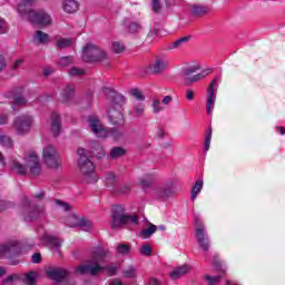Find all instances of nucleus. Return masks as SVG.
<instances>
[{"label": "nucleus", "instance_id": "37", "mask_svg": "<svg viewBox=\"0 0 285 285\" xmlns=\"http://www.w3.org/2000/svg\"><path fill=\"white\" fill-rule=\"evenodd\" d=\"M122 275L126 278L137 277V267L129 266L122 271Z\"/></svg>", "mask_w": 285, "mask_h": 285}, {"label": "nucleus", "instance_id": "34", "mask_svg": "<svg viewBox=\"0 0 285 285\" xmlns=\"http://www.w3.org/2000/svg\"><path fill=\"white\" fill-rule=\"evenodd\" d=\"M49 36L48 33L38 30L33 36V41H38V43H48Z\"/></svg>", "mask_w": 285, "mask_h": 285}, {"label": "nucleus", "instance_id": "16", "mask_svg": "<svg viewBox=\"0 0 285 285\" xmlns=\"http://www.w3.org/2000/svg\"><path fill=\"white\" fill-rule=\"evenodd\" d=\"M49 130L53 137H59V135H61V115L57 111H53L50 115Z\"/></svg>", "mask_w": 285, "mask_h": 285}, {"label": "nucleus", "instance_id": "30", "mask_svg": "<svg viewBox=\"0 0 285 285\" xmlns=\"http://www.w3.org/2000/svg\"><path fill=\"white\" fill-rule=\"evenodd\" d=\"M75 43V39L72 38H60L57 40V48L63 50L65 48H70Z\"/></svg>", "mask_w": 285, "mask_h": 285}, {"label": "nucleus", "instance_id": "54", "mask_svg": "<svg viewBox=\"0 0 285 285\" xmlns=\"http://www.w3.org/2000/svg\"><path fill=\"white\" fill-rule=\"evenodd\" d=\"M14 279H19V275L12 274V275L8 276V277L4 279V284H10V282H14Z\"/></svg>", "mask_w": 285, "mask_h": 285}, {"label": "nucleus", "instance_id": "18", "mask_svg": "<svg viewBox=\"0 0 285 285\" xmlns=\"http://www.w3.org/2000/svg\"><path fill=\"white\" fill-rule=\"evenodd\" d=\"M42 242L51 250H57V253H59V249L61 248V244H63V240H60L59 238H57L50 234H45L42 237Z\"/></svg>", "mask_w": 285, "mask_h": 285}, {"label": "nucleus", "instance_id": "5", "mask_svg": "<svg viewBox=\"0 0 285 285\" xmlns=\"http://www.w3.org/2000/svg\"><path fill=\"white\" fill-rule=\"evenodd\" d=\"M35 4V0H22L18 4V12L20 14H28L31 23L38 26H50L51 18L45 11H31L30 8Z\"/></svg>", "mask_w": 285, "mask_h": 285}, {"label": "nucleus", "instance_id": "14", "mask_svg": "<svg viewBox=\"0 0 285 285\" xmlns=\"http://www.w3.org/2000/svg\"><path fill=\"white\" fill-rule=\"evenodd\" d=\"M216 86H217V78H214L207 88V101H206L207 115H213V110H215V101L217 99V97L215 96Z\"/></svg>", "mask_w": 285, "mask_h": 285}, {"label": "nucleus", "instance_id": "56", "mask_svg": "<svg viewBox=\"0 0 285 285\" xmlns=\"http://www.w3.org/2000/svg\"><path fill=\"white\" fill-rule=\"evenodd\" d=\"M6 124H8V116L0 115V126H6Z\"/></svg>", "mask_w": 285, "mask_h": 285}, {"label": "nucleus", "instance_id": "35", "mask_svg": "<svg viewBox=\"0 0 285 285\" xmlns=\"http://www.w3.org/2000/svg\"><path fill=\"white\" fill-rule=\"evenodd\" d=\"M126 155V149L121 147H114L110 151L111 159H119V157H124Z\"/></svg>", "mask_w": 285, "mask_h": 285}, {"label": "nucleus", "instance_id": "20", "mask_svg": "<svg viewBox=\"0 0 285 285\" xmlns=\"http://www.w3.org/2000/svg\"><path fill=\"white\" fill-rule=\"evenodd\" d=\"M3 97H6V99H12V106L11 108L13 110H17L16 106H26V104H28V100H26V98L21 97V96H14V91H7L4 92Z\"/></svg>", "mask_w": 285, "mask_h": 285}, {"label": "nucleus", "instance_id": "52", "mask_svg": "<svg viewBox=\"0 0 285 285\" xmlns=\"http://www.w3.org/2000/svg\"><path fill=\"white\" fill-rule=\"evenodd\" d=\"M57 206L62 210H70V205L68 203H63L61 200H56Z\"/></svg>", "mask_w": 285, "mask_h": 285}, {"label": "nucleus", "instance_id": "53", "mask_svg": "<svg viewBox=\"0 0 285 285\" xmlns=\"http://www.w3.org/2000/svg\"><path fill=\"white\" fill-rule=\"evenodd\" d=\"M32 264H40L41 263V254L35 253L31 257Z\"/></svg>", "mask_w": 285, "mask_h": 285}, {"label": "nucleus", "instance_id": "51", "mask_svg": "<svg viewBox=\"0 0 285 285\" xmlns=\"http://www.w3.org/2000/svg\"><path fill=\"white\" fill-rule=\"evenodd\" d=\"M151 10L154 12H160L161 11V4L159 3V0H153Z\"/></svg>", "mask_w": 285, "mask_h": 285}, {"label": "nucleus", "instance_id": "40", "mask_svg": "<svg viewBox=\"0 0 285 285\" xmlns=\"http://www.w3.org/2000/svg\"><path fill=\"white\" fill-rule=\"evenodd\" d=\"M210 139H213V129H209L205 136V145H204L205 153H208V150H210Z\"/></svg>", "mask_w": 285, "mask_h": 285}, {"label": "nucleus", "instance_id": "9", "mask_svg": "<svg viewBox=\"0 0 285 285\" xmlns=\"http://www.w3.org/2000/svg\"><path fill=\"white\" fill-rule=\"evenodd\" d=\"M106 59H108V55L97 45L89 42L82 48V60L86 63H97V61H106Z\"/></svg>", "mask_w": 285, "mask_h": 285}, {"label": "nucleus", "instance_id": "39", "mask_svg": "<svg viewBox=\"0 0 285 285\" xmlns=\"http://www.w3.org/2000/svg\"><path fill=\"white\" fill-rule=\"evenodd\" d=\"M222 277H224V275H217V276L206 275L205 279L208 285H217L218 282H222Z\"/></svg>", "mask_w": 285, "mask_h": 285}, {"label": "nucleus", "instance_id": "61", "mask_svg": "<svg viewBox=\"0 0 285 285\" xmlns=\"http://www.w3.org/2000/svg\"><path fill=\"white\" fill-rule=\"evenodd\" d=\"M158 195L159 197H166V195H168V190L160 188L158 189Z\"/></svg>", "mask_w": 285, "mask_h": 285}, {"label": "nucleus", "instance_id": "29", "mask_svg": "<svg viewBox=\"0 0 285 285\" xmlns=\"http://www.w3.org/2000/svg\"><path fill=\"white\" fill-rule=\"evenodd\" d=\"M202 188H204V180L199 179L195 183L191 189V202H195V199H197V196L199 195V193H202Z\"/></svg>", "mask_w": 285, "mask_h": 285}, {"label": "nucleus", "instance_id": "28", "mask_svg": "<svg viewBox=\"0 0 285 285\" xmlns=\"http://www.w3.org/2000/svg\"><path fill=\"white\" fill-rule=\"evenodd\" d=\"M125 27L131 35H137L141 30V26L137 22H132L130 20H125L124 21Z\"/></svg>", "mask_w": 285, "mask_h": 285}, {"label": "nucleus", "instance_id": "33", "mask_svg": "<svg viewBox=\"0 0 285 285\" xmlns=\"http://www.w3.org/2000/svg\"><path fill=\"white\" fill-rule=\"evenodd\" d=\"M134 112L137 117L144 116V112H146V105L144 102L135 101Z\"/></svg>", "mask_w": 285, "mask_h": 285}, {"label": "nucleus", "instance_id": "8", "mask_svg": "<svg viewBox=\"0 0 285 285\" xmlns=\"http://www.w3.org/2000/svg\"><path fill=\"white\" fill-rule=\"evenodd\" d=\"M22 204V216L24 222H37V219L46 217V207L41 205H32L26 197L23 198Z\"/></svg>", "mask_w": 285, "mask_h": 285}, {"label": "nucleus", "instance_id": "19", "mask_svg": "<svg viewBox=\"0 0 285 285\" xmlns=\"http://www.w3.org/2000/svg\"><path fill=\"white\" fill-rule=\"evenodd\" d=\"M166 68H168V61L166 58H157L150 66V70L154 72V75H161Z\"/></svg>", "mask_w": 285, "mask_h": 285}, {"label": "nucleus", "instance_id": "58", "mask_svg": "<svg viewBox=\"0 0 285 285\" xmlns=\"http://www.w3.org/2000/svg\"><path fill=\"white\" fill-rule=\"evenodd\" d=\"M170 101H173V97H171V96H166V97L163 99L164 106H168V104H170Z\"/></svg>", "mask_w": 285, "mask_h": 285}, {"label": "nucleus", "instance_id": "41", "mask_svg": "<svg viewBox=\"0 0 285 285\" xmlns=\"http://www.w3.org/2000/svg\"><path fill=\"white\" fill-rule=\"evenodd\" d=\"M69 75H70V77H81V76L86 75V71L78 67H71L69 70Z\"/></svg>", "mask_w": 285, "mask_h": 285}, {"label": "nucleus", "instance_id": "44", "mask_svg": "<svg viewBox=\"0 0 285 285\" xmlns=\"http://www.w3.org/2000/svg\"><path fill=\"white\" fill-rule=\"evenodd\" d=\"M140 255H144L145 257H150V255H153V248L150 247V245H142L140 247Z\"/></svg>", "mask_w": 285, "mask_h": 285}, {"label": "nucleus", "instance_id": "21", "mask_svg": "<svg viewBox=\"0 0 285 285\" xmlns=\"http://www.w3.org/2000/svg\"><path fill=\"white\" fill-rule=\"evenodd\" d=\"M61 98L63 104H70L72 99H75V86L67 85L66 88L61 92Z\"/></svg>", "mask_w": 285, "mask_h": 285}, {"label": "nucleus", "instance_id": "15", "mask_svg": "<svg viewBox=\"0 0 285 285\" xmlns=\"http://www.w3.org/2000/svg\"><path fill=\"white\" fill-rule=\"evenodd\" d=\"M21 243L17 240H9L4 245H0V257L1 255H20Z\"/></svg>", "mask_w": 285, "mask_h": 285}, {"label": "nucleus", "instance_id": "7", "mask_svg": "<svg viewBox=\"0 0 285 285\" xmlns=\"http://www.w3.org/2000/svg\"><path fill=\"white\" fill-rule=\"evenodd\" d=\"M89 128L96 137H112V139H119L121 137V130L117 128L106 129L101 124V120L95 116L88 118Z\"/></svg>", "mask_w": 285, "mask_h": 285}, {"label": "nucleus", "instance_id": "4", "mask_svg": "<svg viewBox=\"0 0 285 285\" xmlns=\"http://www.w3.org/2000/svg\"><path fill=\"white\" fill-rule=\"evenodd\" d=\"M78 166L80 168L82 181L85 184H97L99 181V177L97 176V171H95V163L86 155V149L78 148Z\"/></svg>", "mask_w": 285, "mask_h": 285}, {"label": "nucleus", "instance_id": "59", "mask_svg": "<svg viewBox=\"0 0 285 285\" xmlns=\"http://www.w3.org/2000/svg\"><path fill=\"white\" fill-rule=\"evenodd\" d=\"M91 148H95L96 150H101V145L97 141H92L90 144Z\"/></svg>", "mask_w": 285, "mask_h": 285}, {"label": "nucleus", "instance_id": "23", "mask_svg": "<svg viewBox=\"0 0 285 285\" xmlns=\"http://www.w3.org/2000/svg\"><path fill=\"white\" fill-rule=\"evenodd\" d=\"M190 12L194 14V17H204L210 12V8L202 4H193Z\"/></svg>", "mask_w": 285, "mask_h": 285}, {"label": "nucleus", "instance_id": "10", "mask_svg": "<svg viewBox=\"0 0 285 285\" xmlns=\"http://www.w3.org/2000/svg\"><path fill=\"white\" fill-rule=\"evenodd\" d=\"M32 124H35V118L30 115H22L16 118L13 121V130H16L17 135L23 136L28 135L32 128Z\"/></svg>", "mask_w": 285, "mask_h": 285}, {"label": "nucleus", "instance_id": "63", "mask_svg": "<svg viewBox=\"0 0 285 285\" xmlns=\"http://www.w3.org/2000/svg\"><path fill=\"white\" fill-rule=\"evenodd\" d=\"M149 285H159V279H157V278H150V279H149Z\"/></svg>", "mask_w": 285, "mask_h": 285}, {"label": "nucleus", "instance_id": "45", "mask_svg": "<svg viewBox=\"0 0 285 285\" xmlns=\"http://www.w3.org/2000/svg\"><path fill=\"white\" fill-rule=\"evenodd\" d=\"M131 96L135 99H137V101H144L146 99V97L144 96V94L139 89H132L131 90Z\"/></svg>", "mask_w": 285, "mask_h": 285}, {"label": "nucleus", "instance_id": "60", "mask_svg": "<svg viewBox=\"0 0 285 285\" xmlns=\"http://www.w3.org/2000/svg\"><path fill=\"white\" fill-rule=\"evenodd\" d=\"M6 68V58L3 56H0V71Z\"/></svg>", "mask_w": 285, "mask_h": 285}, {"label": "nucleus", "instance_id": "48", "mask_svg": "<svg viewBox=\"0 0 285 285\" xmlns=\"http://www.w3.org/2000/svg\"><path fill=\"white\" fill-rule=\"evenodd\" d=\"M116 178H117V176H115V173L109 171V173H107L106 176H105V181H106L107 184H114Z\"/></svg>", "mask_w": 285, "mask_h": 285}, {"label": "nucleus", "instance_id": "46", "mask_svg": "<svg viewBox=\"0 0 285 285\" xmlns=\"http://www.w3.org/2000/svg\"><path fill=\"white\" fill-rule=\"evenodd\" d=\"M59 66H61L62 68H66V66H70V63H72V57H62L60 58V60L58 61Z\"/></svg>", "mask_w": 285, "mask_h": 285}, {"label": "nucleus", "instance_id": "64", "mask_svg": "<svg viewBox=\"0 0 285 285\" xmlns=\"http://www.w3.org/2000/svg\"><path fill=\"white\" fill-rule=\"evenodd\" d=\"M0 164L2 166H6V157L3 156V153L0 151Z\"/></svg>", "mask_w": 285, "mask_h": 285}, {"label": "nucleus", "instance_id": "17", "mask_svg": "<svg viewBox=\"0 0 285 285\" xmlns=\"http://www.w3.org/2000/svg\"><path fill=\"white\" fill-rule=\"evenodd\" d=\"M47 277L49 279H52L53 282H61L62 279H66L68 277V271L61 267H50L47 269Z\"/></svg>", "mask_w": 285, "mask_h": 285}, {"label": "nucleus", "instance_id": "24", "mask_svg": "<svg viewBox=\"0 0 285 285\" xmlns=\"http://www.w3.org/2000/svg\"><path fill=\"white\" fill-rule=\"evenodd\" d=\"M188 271H190V267L188 265H181L175 268L169 275L171 279H179V277H184V275H186Z\"/></svg>", "mask_w": 285, "mask_h": 285}, {"label": "nucleus", "instance_id": "1", "mask_svg": "<svg viewBox=\"0 0 285 285\" xmlns=\"http://www.w3.org/2000/svg\"><path fill=\"white\" fill-rule=\"evenodd\" d=\"M104 95L109 101L108 119L112 126H124L126 119L124 118V106H126V97L115 91L112 88H102Z\"/></svg>", "mask_w": 285, "mask_h": 285}, {"label": "nucleus", "instance_id": "32", "mask_svg": "<svg viewBox=\"0 0 285 285\" xmlns=\"http://www.w3.org/2000/svg\"><path fill=\"white\" fill-rule=\"evenodd\" d=\"M0 145H2L3 148H14V141L12 138L3 134L0 136Z\"/></svg>", "mask_w": 285, "mask_h": 285}, {"label": "nucleus", "instance_id": "36", "mask_svg": "<svg viewBox=\"0 0 285 285\" xmlns=\"http://www.w3.org/2000/svg\"><path fill=\"white\" fill-rule=\"evenodd\" d=\"M153 175L148 174L141 178H139V186H141L144 189L150 187V184H153Z\"/></svg>", "mask_w": 285, "mask_h": 285}, {"label": "nucleus", "instance_id": "11", "mask_svg": "<svg viewBox=\"0 0 285 285\" xmlns=\"http://www.w3.org/2000/svg\"><path fill=\"white\" fill-rule=\"evenodd\" d=\"M197 70H199V67H197V66L184 69L183 79H184L185 86H190L191 83L202 81V79H204V78L208 77V75H210V69H206V70L202 71L200 73L195 75V72H197ZM190 75H195V76H190Z\"/></svg>", "mask_w": 285, "mask_h": 285}, {"label": "nucleus", "instance_id": "57", "mask_svg": "<svg viewBox=\"0 0 285 285\" xmlns=\"http://www.w3.org/2000/svg\"><path fill=\"white\" fill-rule=\"evenodd\" d=\"M107 273H109V275H115V273H117V267L115 266H108L106 267Z\"/></svg>", "mask_w": 285, "mask_h": 285}, {"label": "nucleus", "instance_id": "43", "mask_svg": "<svg viewBox=\"0 0 285 285\" xmlns=\"http://www.w3.org/2000/svg\"><path fill=\"white\" fill-rule=\"evenodd\" d=\"M151 108L155 115H158V112H161V110H164V107L161 105V101H159V99H154Z\"/></svg>", "mask_w": 285, "mask_h": 285}, {"label": "nucleus", "instance_id": "22", "mask_svg": "<svg viewBox=\"0 0 285 285\" xmlns=\"http://www.w3.org/2000/svg\"><path fill=\"white\" fill-rule=\"evenodd\" d=\"M62 10L68 14H75L79 10V2L77 0H65L62 3Z\"/></svg>", "mask_w": 285, "mask_h": 285}, {"label": "nucleus", "instance_id": "13", "mask_svg": "<svg viewBox=\"0 0 285 285\" xmlns=\"http://www.w3.org/2000/svg\"><path fill=\"white\" fill-rule=\"evenodd\" d=\"M67 226L70 228H81V230H85L88 233L89 230H92V223L86 218H79V216L71 215L66 219Z\"/></svg>", "mask_w": 285, "mask_h": 285}, {"label": "nucleus", "instance_id": "12", "mask_svg": "<svg viewBox=\"0 0 285 285\" xmlns=\"http://www.w3.org/2000/svg\"><path fill=\"white\" fill-rule=\"evenodd\" d=\"M196 239L204 253L210 250V238H208L206 227H204L199 220H196Z\"/></svg>", "mask_w": 285, "mask_h": 285}, {"label": "nucleus", "instance_id": "55", "mask_svg": "<svg viewBox=\"0 0 285 285\" xmlns=\"http://www.w3.org/2000/svg\"><path fill=\"white\" fill-rule=\"evenodd\" d=\"M21 63H23V60L21 59L16 60L12 65V70H17L18 68H20Z\"/></svg>", "mask_w": 285, "mask_h": 285}, {"label": "nucleus", "instance_id": "38", "mask_svg": "<svg viewBox=\"0 0 285 285\" xmlns=\"http://www.w3.org/2000/svg\"><path fill=\"white\" fill-rule=\"evenodd\" d=\"M59 154H57V149L55 147H52V145H48L47 147H45L43 149V159L48 158V157H55Z\"/></svg>", "mask_w": 285, "mask_h": 285}, {"label": "nucleus", "instance_id": "62", "mask_svg": "<svg viewBox=\"0 0 285 285\" xmlns=\"http://www.w3.org/2000/svg\"><path fill=\"white\" fill-rule=\"evenodd\" d=\"M8 208V203L3 202V200H0V213L2 210H6Z\"/></svg>", "mask_w": 285, "mask_h": 285}, {"label": "nucleus", "instance_id": "25", "mask_svg": "<svg viewBox=\"0 0 285 285\" xmlns=\"http://www.w3.org/2000/svg\"><path fill=\"white\" fill-rule=\"evenodd\" d=\"M190 41V36H185L169 45V50H179L180 48H184L186 43Z\"/></svg>", "mask_w": 285, "mask_h": 285}, {"label": "nucleus", "instance_id": "31", "mask_svg": "<svg viewBox=\"0 0 285 285\" xmlns=\"http://www.w3.org/2000/svg\"><path fill=\"white\" fill-rule=\"evenodd\" d=\"M155 233H157V226L149 224L148 228H145L140 232L141 237H144V239H148L149 237H153V235H155Z\"/></svg>", "mask_w": 285, "mask_h": 285}, {"label": "nucleus", "instance_id": "26", "mask_svg": "<svg viewBox=\"0 0 285 285\" xmlns=\"http://www.w3.org/2000/svg\"><path fill=\"white\" fill-rule=\"evenodd\" d=\"M43 161L48 166V168H59V166H61V158H59V154L56 156L43 158Z\"/></svg>", "mask_w": 285, "mask_h": 285}, {"label": "nucleus", "instance_id": "2", "mask_svg": "<svg viewBox=\"0 0 285 285\" xmlns=\"http://www.w3.org/2000/svg\"><path fill=\"white\" fill-rule=\"evenodd\" d=\"M26 166H23L19 161H13L10 165V169L13 173H17L18 175H26V173H29L32 175V177H39L41 175V164L39 163V156L35 151H30L24 157Z\"/></svg>", "mask_w": 285, "mask_h": 285}, {"label": "nucleus", "instance_id": "3", "mask_svg": "<svg viewBox=\"0 0 285 285\" xmlns=\"http://www.w3.org/2000/svg\"><path fill=\"white\" fill-rule=\"evenodd\" d=\"M108 255V250L104 248L96 249L88 264L80 265L76 268V273L79 275H99L101 271H104V267L100 264H104L106 257Z\"/></svg>", "mask_w": 285, "mask_h": 285}, {"label": "nucleus", "instance_id": "47", "mask_svg": "<svg viewBox=\"0 0 285 285\" xmlns=\"http://www.w3.org/2000/svg\"><path fill=\"white\" fill-rule=\"evenodd\" d=\"M112 50L116 52V55H119V53L124 52V50H125L124 43L117 42V41L114 42L112 43Z\"/></svg>", "mask_w": 285, "mask_h": 285}, {"label": "nucleus", "instance_id": "49", "mask_svg": "<svg viewBox=\"0 0 285 285\" xmlns=\"http://www.w3.org/2000/svg\"><path fill=\"white\" fill-rule=\"evenodd\" d=\"M185 97L187 101H193L195 99V91L193 89H186Z\"/></svg>", "mask_w": 285, "mask_h": 285}, {"label": "nucleus", "instance_id": "6", "mask_svg": "<svg viewBox=\"0 0 285 285\" xmlns=\"http://www.w3.org/2000/svg\"><path fill=\"white\" fill-rule=\"evenodd\" d=\"M125 224H139L137 216H129L124 213V206L116 205L112 207L110 227L114 229L121 228Z\"/></svg>", "mask_w": 285, "mask_h": 285}, {"label": "nucleus", "instance_id": "27", "mask_svg": "<svg viewBox=\"0 0 285 285\" xmlns=\"http://www.w3.org/2000/svg\"><path fill=\"white\" fill-rule=\"evenodd\" d=\"M38 277L39 274H37V272L31 271L24 275V277L22 278V284L36 285Z\"/></svg>", "mask_w": 285, "mask_h": 285}, {"label": "nucleus", "instance_id": "42", "mask_svg": "<svg viewBox=\"0 0 285 285\" xmlns=\"http://www.w3.org/2000/svg\"><path fill=\"white\" fill-rule=\"evenodd\" d=\"M116 250L119 255H128V253H130V246L126 244H119Z\"/></svg>", "mask_w": 285, "mask_h": 285}, {"label": "nucleus", "instance_id": "50", "mask_svg": "<svg viewBox=\"0 0 285 285\" xmlns=\"http://www.w3.org/2000/svg\"><path fill=\"white\" fill-rule=\"evenodd\" d=\"M6 32H8V23L0 18V35H6Z\"/></svg>", "mask_w": 285, "mask_h": 285}]
</instances>
